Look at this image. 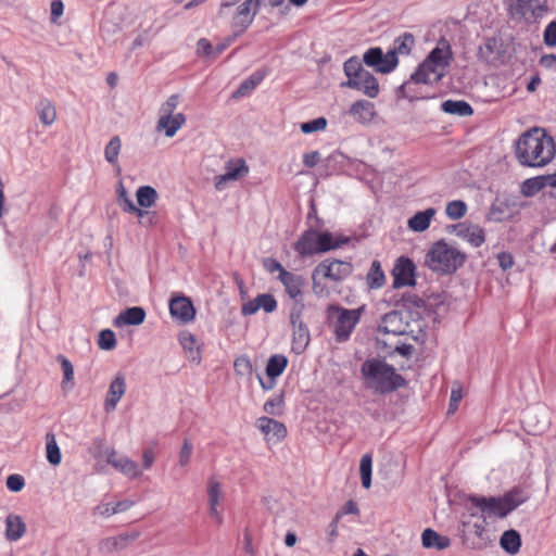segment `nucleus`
I'll return each instance as SVG.
<instances>
[{
    "label": "nucleus",
    "instance_id": "e2e57ef3",
    "mask_svg": "<svg viewBox=\"0 0 556 556\" xmlns=\"http://www.w3.org/2000/svg\"><path fill=\"white\" fill-rule=\"evenodd\" d=\"M25 485V480L21 475H10L7 478V488L12 492H20Z\"/></svg>",
    "mask_w": 556,
    "mask_h": 556
},
{
    "label": "nucleus",
    "instance_id": "c85d7f7f",
    "mask_svg": "<svg viewBox=\"0 0 556 556\" xmlns=\"http://www.w3.org/2000/svg\"><path fill=\"white\" fill-rule=\"evenodd\" d=\"M26 532V525L18 515H9L5 519V536L9 541L20 540Z\"/></svg>",
    "mask_w": 556,
    "mask_h": 556
},
{
    "label": "nucleus",
    "instance_id": "a19ab883",
    "mask_svg": "<svg viewBox=\"0 0 556 556\" xmlns=\"http://www.w3.org/2000/svg\"><path fill=\"white\" fill-rule=\"evenodd\" d=\"M40 122L46 125H52L56 119L55 106L49 100H41L37 108Z\"/></svg>",
    "mask_w": 556,
    "mask_h": 556
},
{
    "label": "nucleus",
    "instance_id": "9b49d317",
    "mask_svg": "<svg viewBox=\"0 0 556 556\" xmlns=\"http://www.w3.org/2000/svg\"><path fill=\"white\" fill-rule=\"evenodd\" d=\"M337 314L336 334L339 340H346L359 321L363 308L348 309L341 306H331Z\"/></svg>",
    "mask_w": 556,
    "mask_h": 556
},
{
    "label": "nucleus",
    "instance_id": "aec40b11",
    "mask_svg": "<svg viewBox=\"0 0 556 556\" xmlns=\"http://www.w3.org/2000/svg\"><path fill=\"white\" fill-rule=\"evenodd\" d=\"M342 86L363 91L369 98H376L379 94L378 80L368 71H365L357 78L343 83Z\"/></svg>",
    "mask_w": 556,
    "mask_h": 556
},
{
    "label": "nucleus",
    "instance_id": "6e6552de",
    "mask_svg": "<svg viewBox=\"0 0 556 556\" xmlns=\"http://www.w3.org/2000/svg\"><path fill=\"white\" fill-rule=\"evenodd\" d=\"M302 314L303 304H294L290 314V323L293 328L291 350L295 354H302L311 341L309 330L302 319Z\"/></svg>",
    "mask_w": 556,
    "mask_h": 556
},
{
    "label": "nucleus",
    "instance_id": "0eeeda50",
    "mask_svg": "<svg viewBox=\"0 0 556 556\" xmlns=\"http://www.w3.org/2000/svg\"><path fill=\"white\" fill-rule=\"evenodd\" d=\"M486 520L484 517H477L476 514H470V519L463 520L462 526V542L472 551H482L489 547L493 539L486 530Z\"/></svg>",
    "mask_w": 556,
    "mask_h": 556
},
{
    "label": "nucleus",
    "instance_id": "13d9d810",
    "mask_svg": "<svg viewBox=\"0 0 556 556\" xmlns=\"http://www.w3.org/2000/svg\"><path fill=\"white\" fill-rule=\"evenodd\" d=\"M383 53L380 48H371L364 54V62L368 66L377 68L378 64L382 61Z\"/></svg>",
    "mask_w": 556,
    "mask_h": 556
},
{
    "label": "nucleus",
    "instance_id": "2f4dec72",
    "mask_svg": "<svg viewBox=\"0 0 556 556\" xmlns=\"http://www.w3.org/2000/svg\"><path fill=\"white\" fill-rule=\"evenodd\" d=\"M350 114L361 123L369 122L374 116V104L365 100H358L352 104Z\"/></svg>",
    "mask_w": 556,
    "mask_h": 556
},
{
    "label": "nucleus",
    "instance_id": "79ce46f5",
    "mask_svg": "<svg viewBox=\"0 0 556 556\" xmlns=\"http://www.w3.org/2000/svg\"><path fill=\"white\" fill-rule=\"evenodd\" d=\"M136 197L139 206L151 207L157 200V192L153 187L142 186L138 188Z\"/></svg>",
    "mask_w": 556,
    "mask_h": 556
},
{
    "label": "nucleus",
    "instance_id": "f3484780",
    "mask_svg": "<svg viewBox=\"0 0 556 556\" xmlns=\"http://www.w3.org/2000/svg\"><path fill=\"white\" fill-rule=\"evenodd\" d=\"M379 331L384 334L402 336L410 332L409 324L404 320L402 313L392 311L387 313L379 325Z\"/></svg>",
    "mask_w": 556,
    "mask_h": 556
},
{
    "label": "nucleus",
    "instance_id": "ea45409f",
    "mask_svg": "<svg viewBox=\"0 0 556 556\" xmlns=\"http://www.w3.org/2000/svg\"><path fill=\"white\" fill-rule=\"evenodd\" d=\"M115 469L129 479H137L142 475L138 464L127 456H123L118 459V464Z\"/></svg>",
    "mask_w": 556,
    "mask_h": 556
},
{
    "label": "nucleus",
    "instance_id": "72a5a7b5",
    "mask_svg": "<svg viewBox=\"0 0 556 556\" xmlns=\"http://www.w3.org/2000/svg\"><path fill=\"white\" fill-rule=\"evenodd\" d=\"M138 536H139L138 532H132V533H123V534H118L116 536L108 538L104 541V547L109 552L123 549L126 546H128L131 542L137 540Z\"/></svg>",
    "mask_w": 556,
    "mask_h": 556
},
{
    "label": "nucleus",
    "instance_id": "09e8293b",
    "mask_svg": "<svg viewBox=\"0 0 556 556\" xmlns=\"http://www.w3.org/2000/svg\"><path fill=\"white\" fill-rule=\"evenodd\" d=\"M58 361H59L62 371H63L62 387L64 389L66 387V384L73 383L74 367H73L72 363L64 355H59Z\"/></svg>",
    "mask_w": 556,
    "mask_h": 556
},
{
    "label": "nucleus",
    "instance_id": "7c9ffc66",
    "mask_svg": "<svg viewBox=\"0 0 556 556\" xmlns=\"http://www.w3.org/2000/svg\"><path fill=\"white\" fill-rule=\"evenodd\" d=\"M501 547L510 555H516L521 547V538L516 530L505 531L500 539Z\"/></svg>",
    "mask_w": 556,
    "mask_h": 556
},
{
    "label": "nucleus",
    "instance_id": "473e14b6",
    "mask_svg": "<svg viewBox=\"0 0 556 556\" xmlns=\"http://www.w3.org/2000/svg\"><path fill=\"white\" fill-rule=\"evenodd\" d=\"M179 343L182 346V349L185 350V352L188 353V357L191 361L197 362V363L200 362V359H201L200 349L197 346V340L191 332L182 331L179 334Z\"/></svg>",
    "mask_w": 556,
    "mask_h": 556
},
{
    "label": "nucleus",
    "instance_id": "423d86ee",
    "mask_svg": "<svg viewBox=\"0 0 556 556\" xmlns=\"http://www.w3.org/2000/svg\"><path fill=\"white\" fill-rule=\"evenodd\" d=\"M519 492L514 490L505 493L502 496H478L470 495L468 501L472 506L481 511L480 517L491 518H504L515 508H517L523 501L518 497Z\"/></svg>",
    "mask_w": 556,
    "mask_h": 556
},
{
    "label": "nucleus",
    "instance_id": "4be33fe9",
    "mask_svg": "<svg viewBox=\"0 0 556 556\" xmlns=\"http://www.w3.org/2000/svg\"><path fill=\"white\" fill-rule=\"evenodd\" d=\"M249 173V167L242 159L231 160L226 164V172L216 177L215 186L218 190L223 189L224 184L229 180H237Z\"/></svg>",
    "mask_w": 556,
    "mask_h": 556
},
{
    "label": "nucleus",
    "instance_id": "8fccbe9b",
    "mask_svg": "<svg viewBox=\"0 0 556 556\" xmlns=\"http://www.w3.org/2000/svg\"><path fill=\"white\" fill-rule=\"evenodd\" d=\"M343 68L345 75L349 77V80L357 78L365 72L361 62L356 58H350L348 61H345Z\"/></svg>",
    "mask_w": 556,
    "mask_h": 556
},
{
    "label": "nucleus",
    "instance_id": "39448f33",
    "mask_svg": "<svg viewBox=\"0 0 556 556\" xmlns=\"http://www.w3.org/2000/svg\"><path fill=\"white\" fill-rule=\"evenodd\" d=\"M453 51L450 42L445 39L439 40L427 58L416 68V75L431 84H438L447 73L453 61Z\"/></svg>",
    "mask_w": 556,
    "mask_h": 556
},
{
    "label": "nucleus",
    "instance_id": "3c124183",
    "mask_svg": "<svg viewBox=\"0 0 556 556\" xmlns=\"http://www.w3.org/2000/svg\"><path fill=\"white\" fill-rule=\"evenodd\" d=\"M98 345L101 350H113L116 346L115 333L111 329L102 330L99 334Z\"/></svg>",
    "mask_w": 556,
    "mask_h": 556
},
{
    "label": "nucleus",
    "instance_id": "680f3d73",
    "mask_svg": "<svg viewBox=\"0 0 556 556\" xmlns=\"http://www.w3.org/2000/svg\"><path fill=\"white\" fill-rule=\"evenodd\" d=\"M543 40L547 47H556V21L547 24L543 33Z\"/></svg>",
    "mask_w": 556,
    "mask_h": 556
},
{
    "label": "nucleus",
    "instance_id": "b1692460",
    "mask_svg": "<svg viewBox=\"0 0 556 556\" xmlns=\"http://www.w3.org/2000/svg\"><path fill=\"white\" fill-rule=\"evenodd\" d=\"M278 279L283 285L285 291L291 299L298 300L302 295V289L305 283L302 276L291 271H283L282 277H278Z\"/></svg>",
    "mask_w": 556,
    "mask_h": 556
},
{
    "label": "nucleus",
    "instance_id": "6e6d98bb",
    "mask_svg": "<svg viewBox=\"0 0 556 556\" xmlns=\"http://www.w3.org/2000/svg\"><path fill=\"white\" fill-rule=\"evenodd\" d=\"M258 309H264L266 313H273L277 308V301L271 294H258L256 296Z\"/></svg>",
    "mask_w": 556,
    "mask_h": 556
},
{
    "label": "nucleus",
    "instance_id": "5701e85b",
    "mask_svg": "<svg viewBox=\"0 0 556 556\" xmlns=\"http://www.w3.org/2000/svg\"><path fill=\"white\" fill-rule=\"evenodd\" d=\"M126 391V382L123 375H117L111 382L109 391L104 402V408L106 412L115 409L117 403L123 397Z\"/></svg>",
    "mask_w": 556,
    "mask_h": 556
},
{
    "label": "nucleus",
    "instance_id": "393cba45",
    "mask_svg": "<svg viewBox=\"0 0 556 556\" xmlns=\"http://www.w3.org/2000/svg\"><path fill=\"white\" fill-rule=\"evenodd\" d=\"M435 214L437 210L434 207H428L425 211L417 212L407 220L408 229L415 232L426 231L430 227Z\"/></svg>",
    "mask_w": 556,
    "mask_h": 556
},
{
    "label": "nucleus",
    "instance_id": "dca6fc26",
    "mask_svg": "<svg viewBox=\"0 0 556 556\" xmlns=\"http://www.w3.org/2000/svg\"><path fill=\"white\" fill-rule=\"evenodd\" d=\"M453 231L473 248H479L485 242V232L479 225L468 222L459 223L453 226Z\"/></svg>",
    "mask_w": 556,
    "mask_h": 556
},
{
    "label": "nucleus",
    "instance_id": "864d4df0",
    "mask_svg": "<svg viewBox=\"0 0 556 556\" xmlns=\"http://www.w3.org/2000/svg\"><path fill=\"white\" fill-rule=\"evenodd\" d=\"M399 63L397 56L394 54V52L389 51L388 53L383 54L382 61L380 64H378L376 71L387 74L392 72Z\"/></svg>",
    "mask_w": 556,
    "mask_h": 556
},
{
    "label": "nucleus",
    "instance_id": "052dcab7",
    "mask_svg": "<svg viewBox=\"0 0 556 556\" xmlns=\"http://www.w3.org/2000/svg\"><path fill=\"white\" fill-rule=\"evenodd\" d=\"M193 445L189 439H185L179 452V465L186 467L191 459Z\"/></svg>",
    "mask_w": 556,
    "mask_h": 556
},
{
    "label": "nucleus",
    "instance_id": "bb28decb",
    "mask_svg": "<svg viewBox=\"0 0 556 556\" xmlns=\"http://www.w3.org/2000/svg\"><path fill=\"white\" fill-rule=\"evenodd\" d=\"M421 542L426 548H435L438 551L450 547L451 540L448 536L441 535L432 529L424 530L421 534Z\"/></svg>",
    "mask_w": 556,
    "mask_h": 556
},
{
    "label": "nucleus",
    "instance_id": "c03bdc74",
    "mask_svg": "<svg viewBox=\"0 0 556 556\" xmlns=\"http://www.w3.org/2000/svg\"><path fill=\"white\" fill-rule=\"evenodd\" d=\"M121 148L122 141L118 136H115L109 141L104 149V157L113 166H118Z\"/></svg>",
    "mask_w": 556,
    "mask_h": 556
},
{
    "label": "nucleus",
    "instance_id": "ddd939ff",
    "mask_svg": "<svg viewBox=\"0 0 556 556\" xmlns=\"http://www.w3.org/2000/svg\"><path fill=\"white\" fill-rule=\"evenodd\" d=\"M391 275L393 277L394 289L413 287L416 285V266L408 257H399L395 261Z\"/></svg>",
    "mask_w": 556,
    "mask_h": 556
},
{
    "label": "nucleus",
    "instance_id": "412c9836",
    "mask_svg": "<svg viewBox=\"0 0 556 556\" xmlns=\"http://www.w3.org/2000/svg\"><path fill=\"white\" fill-rule=\"evenodd\" d=\"M294 251L301 256H313L319 254L317 230H305L293 244Z\"/></svg>",
    "mask_w": 556,
    "mask_h": 556
},
{
    "label": "nucleus",
    "instance_id": "f8f14e48",
    "mask_svg": "<svg viewBox=\"0 0 556 556\" xmlns=\"http://www.w3.org/2000/svg\"><path fill=\"white\" fill-rule=\"evenodd\" d=\"M260 0H245L236 11L231 21V29L235 36L243 34L252 24L258 9Z\"/></svg>",
    "mask_w": 556,
    "mask_h": 556
},
{
    "label": "nucleus",
    "instance_id": "58836bf2",
    "mask_svg": "<svg viewBox=\"0 0 556 556\" xmlns=\"http://www.w3.org/2000/svg\"><path fill=\"white\" fill-rule=\"evenodd\" d=\"M46 455L47 460L51 465L58 466L61 463V451L55 440V435L51 432L46 434Z\"/></svg>",
    "mask_w": 556,
    "mask_h": 556
},
{
    "label": "nucleus",
    "instance_id": "5fc2aeb1",
    "mask_svg": "<svg viewBox=\"0 0 556 556\" xmlns=\"http://www.w3.org/2000/svg\"><path fill=\"white\" fill-rule=\"evenodd\" d=\"M233 368L237 375L248 376L252 374L253 365L248 356H240L235 359Z\"/></svg>",
    "mask_w": 556,
    "mask_h": 556
},
{
    "label": "nucleus",
    "instance_id": "f03ea898",
    "mask_svg": "<svg viewBox=\"0 0 556 556\" xmlns=\"http://www.w3.org/2000/svg\"><path fill=\"white\" fill-rule=\"evenodd\" d=\"M361 374L365 387L379 394L391 393L406 383L392 365L377 358L365 361Z\"/></svg>",
    "mask_w": 556,
    "mask_h": 556
},
{
    "label": "nucleus",
    "instance_id": "2eb2a0df",
    "mask_svg": "<svg viewBox=\"0 0 556 556\" xmlns=\"http://www.w3.org/2000/svg\"><path fill=\"white\" fill-rule=\"evenodd\" d=\"M169 313L181 324H188L195 317V308L191 300L185 295H177L169 301Z\"/></svg>",
    "mask_w": 556,
    "mask_h": 556
},
{
    "label": "nucleus",
    "instance_id": "f257e3e1",
    "mask_svg": "<svg viewBox=\"0 0 556 556\" xmlns=\"http://www.w3.org/2000/svg\"><path fill=\"white\" fill-rule=\"evenodd\" d=\"M556 144L543 128L525 131L516 143V157L523 166L543 167L555 156Z\"/></svg>",
    "mask_w": 556,
    "mask_h": 556
},
{
    "label": "nucleus",
    "instance_id": "a18cd8bd",
    "mask_svg": "<svg viewBox=\"0 0 556 556\" xmlns=\"http://www.w3.org/2000/svg\"><path fill=\"white\" fill-rule=\"evenodd\" d=\"M467 213V205L462 200H454L446 204L445 214L452 220L463 218Z\"/></svg>",
    "mask_w": 556,
    "mask_h": 556
},
{
    "label": "nucleus",
    "instance_id": "69168bd1",
    "mask_svg": "<svg viewBox=\"0 0 556 556\" xmlns=\"http://www.w3.org/2000/svg\"><path fill=\"white\" fill-rule=\"evenodd\" d=\"M462 399H463V391H462V389L460 388L452 389L450 406H448V413L450 414H453V413H455L457 410L458 403L462 401Z\"/></svg>",
    "mask_w": 556,
    "mask_h": 556
},
{
    "label": "nucleus",
    "instance_id": "774afa93",
    "mask_svg": "<svg viewBox=\"0 0 556 556\" xmlns=\"http://www.w3.org/2000/svg\"><path fill=\"white\" fill-rule=\"evenodd\" d=\"M498 265L502 269L506 270L514 266V257L508 252H501L497 254Z\"/></svg>",
    "mask_w": 556,
    "mask_h": 556
},
{
    "label": "nucleus",
    "instance_id": "0e129e2a",
    "mask_svg": "<svg viewBox=\"0 0 556 556\" xmlns=\"http://www.w3.org/2000/svg\"><path fill=\"white\" fill-rule=\"evenodd\" d=\"M263 266L269 273L278 271L279 273L278 277H282V273L288 271L287 269H285L282 267V265L278 261H276L275 258H270V257L265 258L263 261Z\"/></svg>",
    "mask_w": 556,
    "mask_h": 556
},
{
    "label": "nucleus",
    "instance_id": "c9c22d12",
    "mask_svg": "<svg viewBox=\"0 0 556 556\" xmlns=\"http://www.w3.org/2000/svg\"><path fill=\"white\" fill-rule=\"evenodd\" d=\"M266 72L264 71H257L253 73L248 79L243 80L237 91L235 92L233 97H244L252 90H254L265 78Z\"/></svg>",
    "mask_w": 556,
    "mask_h": 556
},
{
    "label": "nucleus",
    "instance_id": "1a4fd4ad",
    "mask_svg": "<svg viewBox=\"0 0 556 556\" xmlns=\"http://www.w3.org/2000/svg\"><path fill=\"white\" fill-rule=\"evenodd\" d=\"M508 13L513 18L532 21L547 11L546 0H507Z\"/></svg>",
    "mask_w": 556,
    "mask_h": 556
},
{
    "label": "nucleus",
    "instance_id": "37998d69",
    "mask_svg": "<svg viewBox=\"0 0 556 556\" xmlns=\"http://www.w3.org/2000/svg\"><path fill=\"white\" fill-rule=\"evenodd\" d=\"M117 194H118V201L125 212L135 213L140 219H142L146 215L149 214L147 211H143L134 204V202L128 197L127 191L125 190V188L122 185H121L119 189L117 190Z\"/></svg>",
    "mask_w": 556,
    "mask_h": 556
},
{
    "label": "nucleus",
    "instance_id": "4d7b16f0",
    "mask_svg": "<svg viewBox=\"0 0 556 556\" xmlns=\"http://www.w3.org/2000/svg\"><path fill=\"white\" fill-rule=\"evenodd\" d=\"M327 127V119L318 117L316 119L301 124V130L304 134H312L315 131L324 130Z\"/></svg>",
    "mask_w": 556,
    "mask_h": 556
},
{
    "label": "nucleus",
    "instance_id": "cd10ccee",
    "mask_svg": "<svg viewBox=\"0 0 556 556\" xmlns=\"http://www.w3.org/2000/svg\"><path fill=\"white\" fill-rule=\"evenodd\" d=\"M146 312L142 307L134 306L122 312L114 321L116 327L123 325H140L144 321Z\"/></svg>",
    "mask_w": 556,
    "mask_h": 556
},
{
    "label": "nucleus",
    "instance_id": "603ef678",
    "mask_svg": "<svg viewBox=\"0 0 556 556\" xmlns=\"http://www.w3.org/2000/svg\"><path fill=\"white\" fill-rule=\"evenodd\" d=\"M497 47V39L492 37L488 38L483 45H481L478 49V58L482 61L488 62L490 58L495 52Z\"/></svg>",
    "mask_w": 556,
    "mask_h": 556
},
{
    "label": "nucleus",
    "instance_id": "de8ad7c7",
    "mask_svg": "<svg viewBox=\"0 0 556 556\" xmlns=\"http://www.w3.org/2000/svg\"><path fill=\"white\" fill-rule=\"evenodd\" d=\"M371 467L372 459L369 454L363 455L359 464V473L362 479V484L365 489H369L371 485Z\"/></svg>",
    "mask_w": 556,
    "mask_h": 556
},
{
    "label": "nucleus",
    "instance_id": "f704fd0d",
    "mask_svg": "<svg viewBox=\"0 0 556 556\" xmlns=\"http://www.w3.org/2000/svg\"><path fill=\"white\" fill-rule=\"evenodd\" d=\"M367 286L370 289H380L386 283V275L379 261H374L366 276Z\"/></svg>",
    "mask_w": 556,
    "mask_h": 556
},
{
    "label": "nucleus",
    "instance_id": "4c0bfd02",
    "mask_svg": "<svg viewBox=\"0 0 556 556\" xmlns=\"http://www.w3.org/2000/svg\"><path fill=\"white\" fill-rule=\"evenodd\" d=\"M442 110L448 114H455L459 116H469L473 110L466 101L446 100L441 105Z\"/></svg>",
    "mask_w": 556,
    "mask_h": 556
},
{
    "label": "nucleus",
    "instance_id": "c756f323",
    "mask_svg": "<svg viewBox=\"0 0 556 556\" xmlns=\"http://www.w3.org/2000/svg\"><path fill=\"white\" fill-rule=\"evenodd\" d=\"M317 240L320 253L338 249L349 241L348 238L333 237L329 231H317Z\"/></svg>",
    "mask_w": 556,
    "mask_h": 556
},
{
    "label": "nucleus",
    "instance_id": "7ed1b4c3",
    "mask_svg": "<svg viewBox=\"0 0 556 556\" xmlns=\"http://www.w3.org/2000/svg\"><path fill=\"white\" fill-rule=\"evenodd\" d=\"M466 260L465 252L441 239L431 244L426 254L425 264L433 273L452 275L465 264Z\"/></svg>",
    "mask_w": 556,
    "mask_h": 556
},
{
    "label": "nucleus",
    "instance_id": "20e7f679",
    "mask_svg": "<svg viewBox=\"0 0 556 556\" xmlns=\"http://www.w3.org/2000/svg\"><path fill=\"white\" fill-rule=\"evenodd\" d=\"M353 273L351 262L337 258H326L321 261L312 273V289L318 296H328L330 294L329 283L337 285Z\"/></svg>",
    "mask_w": 556,
    "mask_h": 556
},
{
    "label": "nucleus",
    "instance_id": "a211bd4d",
    "mask_svg": "<svg viewBox=\"0 0 556 556\" xmlns=\"http://www.w3.org/2000/svg\"><path fill=\"white\" fill-rule=\"evenodd\" d=\"M256 427L268 442L278 443L287 437L286 426L269 417H260L256 420Z\"/></svg>",
    "mask_w": 556,
    "mask_h": 556
},
{
    "label": "nucleus",
    "instance_id": "9d476101",
    "mask_svg": "<svg viewBox=\"0 0 556 556\" xmlns=\"http://www.w3.org/2000/svg\"><path fill=\"white\" fill-rule=\"evenodd\" d=\"M433 85L429 80L424 79L422 76H417L416 72H414L409 79L402 84L399 94L409 101L432 99L434 98Z\"/></svg>",
    "mask_w": 556,
    "mask_h": 556
},
{
    "label": "nucleus",
    "instance_id": "bf43d9fd",
    "mask_svg": "<svg viewBox=\"0 0 556 556\" xmlns=\"http://www.w3.org/2000/svg\"><path fill=\"white\" fill-rule=\"evenodd\" d=\"M179 104V96L172 94L161 106L160 116H173L174 111L177 109Z\"/></svg>",
    "mask_w": 556,
    "mask_h": 556
},
{
    "label": "nucleus",
    "instance_id": "a878e982",
    "mask_svg": "<svg viewBox=\"0 0 556 556\" xmlns=\"http://www.w3.org/2000/svg\"><path fill=\"white\" fill-rule=\"evenodd\" d=\"M186 123V116L177 113L173 116H160L157 121V130H164L167 137H173Z\"/></svg>",
    "mask_w": 556,
    "mask_h": 556
},
{
    "label": "nucleus",
    "instance_id": "338daca9",
    "mask_svg": "<svg viewBox=\"0 0 556 556\" xmlns=\"http://www.w3.org/2000/svg\"><path fill=\"white\" fill-rule=\"evenodd\" d=\"M282 405V400L280 399H270L265 402L264 404V412L269 415H277L279 414V408Z\"/></svg>",
    "mask_w": 556,
    "mask_h": 556
},
{
    "label": "nucleus",
    "instance_id": "e433bc0d",
    "mask_svg": "<svg viewBox=\"0 0 556 556\" xmlns=\"http://www.w3.org/2000/svg\"><path fill=\"white\" fill-rule=\"evenodd\" d=\"M416 40L413 34L403 33L394 40L393 49L391 50L397 56L408 55L410 54L413 48L415 47Z\"/></svg>",
    "mask_w": 556,
    "mask_h": 556
},
{
    "label": "nucleus",
    "instance_id": "49530a36",
    "mask_svg": "<svg viewBox=\"0 0 556 556\" xmlns=\"http://www.w3.org/2000/svg\"><path fill=\"white\" fill-rule=\"evenodd\" d=\"M545 186L543 177H533L526 179L521 185V193L525 197H533Z\"/></svg>",
    "mask_w": 556,
    "mask_h": 556
},
{
    "label": "nucleus",
    "instance_id": "6ab92c4d",
    "mask_svg": "<svg viewBox=\"0 0 556 556\" xmlns=\"http://www.w3.org/2000/svg\"><path fill=\"white\" fill-rule=\"evenodd\" d=\"M288 366V358L283 354L271 355L266 364V375L269 381L265 382L258 377L260 383L264 390H271L275 387V379L283 374Z\"/></svg>",
    "mask_w": 556,
    "mask_h": 556
},
{
    "label": "nucleus",
    "instance_id": "4468645a",
    "mask_svg": "<svg viewBox=\"0 0 556 556\" xmlns=\"http://www.w3.org/2000/svg\"><path fill=\"white\" fill-rule=\"evenodd\" d=\"M207 505L210 516L220 525L223 522V515L219 509L224 498L223 485L215 477H210L206 483Z\"/></svg>",
    "mask_w": 556,
    "mask_h": 556
}]
</instances>
